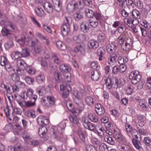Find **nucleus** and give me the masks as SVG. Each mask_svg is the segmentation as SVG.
<instances>
[{"mask_svg": "<svg viewBox=\"0 0 151 151\" xmlns=\"http://www.w3.org/2000/svg\"><path fill=\"white\" fill-rule=\"evenodd\" d=\"M126 40V43L125 44V47L126 48H129L130 47L131 45L132 44V38H127V40Z\"/></svg>", "mask_w": 151, "mask_h": 151, "instance_id": "nucleus-59", "label": "nucleus"}, {"mask_svg": "<svg viewBox=\"0 0 151 151\" xmlns=\"http://www.w3.org/2000/svg\"><path fill=\"white\" fill-rule=\"evenodd\" d=\"M74 50L76 53L84 56L85 53V45L84 44L77 45L74 47Z\"/></svg>", "mask_w": 151, "mask_h": 151, "instance_id": "nucleus-9", "label": "nucleus"}, {"mask_svg": "<svg viewBox=\"0 0 151 151\" xmlns=\"http://www.w3.org/2000/svg\"><path fill=\"white\" fill-rule=\"evenodd\" d=\"M95 110L99 115H101L105 112V109L104 107L99 104H96L95 105Z\"/></svg>", "mask_w": 151, "mask_h": 151, "instance_id": "nucleus-11", "label": "nucleus"}, {"mask_svg": "<svg viewBox=\"0 0 151 151\" xmlns=\"http://www.w3.org/2000/svg\"><path fill=\"white\" fill-rule=\"evenodd\" d=\"M72 22V18L70 17H65V19L61 28L62 35L65 36L70 31V24Z\"/></svg>", "mask_w": 151, "mask_h": 151, "instance_id": "nucleus-1", "label": "nucleus"}, {"mask_svg": "<svg viewBox=\"0 0 151 151\" xmlns=\"http://www.w3.org/2000/svg\"><path fill=\"white\" fill-rule=\"evenodd\" d=\"M7 59L4 56L1 57L0 64L2 66H5L9 63Z\"/></svg>", "mask_w": 151, "mask_h": 151, "instance_id": "nucleus-45", "label": "nucleus"}, {"mask_svg": "<svg viewBox=\"0 0 151 151\" xmlns=\"http://www.w3.org/2000/svg\"><path fill=\"white\" fill-rule=\"evenodd\" d=\"M117 4L122 8H125L127 5V0H117Z\"/></svg>", "mask_w": 151, "mask_h": 151, "instance_id": "nucleus-37", "label": "nucleus"}, {"mask_svg": "<svg viewBox=\"0 0 151 151\" xmlns=\"http://www.w3.org/2000/svg\"><path fill=\"white\" fill-rule=\"evenodd\" d=\"M88 46L91 48L96 49L99 46V43L94 41H91L88 42Z\"/></svg>", "mask_w": 151, "mask_h": 151, "instance_id": "nucleus-32", "label": "nucleus"}, {"mask_svg": "<svg viewBox=\"0 0 151 151\" xmlns=\"http://www.w3.org/2000/svg\"><path fill=\"white\" fill-rule=\"evenodd\" d=\"M47 132V129L44 126L41 127L39 129L38 134L40 137L44 139V140L47 139L46 137Z\"/></svg>", "mask_w": 151, "mask_h": 151, "instance_id": "nucleus-12", "label": "nucleus"}, {"mask_svg": "<svg viewBox=\"0 0 151 151\" xmlns=\"http://www.w3.org/2000/svg\"><path fill=\"white\" fill-rule=\"evenodd\" d=\"M21 53L22 57L26 58L29 55V53L27 48L22 49Z\"/></svg>", "mask_w": 151, "mask_h": 151, "instance_id": "nucleus-49", "label": "nucleus"}, {"mask_svg": "<svg viewBox=\"0 0 151 151\" xmlns=\"http://www.w3.org/2000/svg\"><path fill=\"white\" fill-rule=\"evenodd\" d=\"M10 78L14 81L16 82L19 79V76L16 74L14 73H12L10 75Z\"/></svg>", "mask_w": 151, "mask_h": 151, "instance_id": "nucleus-51", "label": "nucleus"}, {"mask_svg": "<svg viewBox=\"0 0 151 151\" xmlns=\"http://www.w3.org/2000/svg\"><path fill=\"white\" fill-rule=\"evenodd\" d=\"M85 12L86 13V16L88 18H93L94 16V12L88 8L85 9Z\"/></svg>", "mask_w": 151, "mask_h": 151, "instance_id": "nucleus-36", "label": "nucleus"}, {"mask_svg": "<svg viewBox=\"0 0 151 151\" xmlns=\"http://www.w3.org/2000/svg\"><path fill=\"white\" fill-rule=\"evenodd\" d=\"M56 99L53 96L51 95L46 96L44 98L42 99L41 103L44 106L50 107L55 104Z\"/></svg>", "mask_w": 151, "mask_h": 151, "instance_id": "nucleus-2", "label": "nucleus"}, {"mask_svg": "<svg viewBox=\"0 0 151 151\" xmlns=\"http://www.w3.org/2000/svg\"><path fill=\"white\" fill-rule=\"evenodd\" d=\"M61 91H63L62 97L64 99L67 98L69 96L70 92L71 90V88L69 84H63L60 85Z\"/></svg>", "mask_w": 151, "mask_h": 151, "instance_id": "nucleus-8", "label": "nucleus"}, {"mask_svg": "<svg viewBox=\"0 0 151 151\" xmlns=\"http://www.w3.org/2000/svg\"><path fill=\"white\" fill-rule=\"evenodd\" d=\"M101 75L99 71L97 70H93L91 73V79L94 81H97L100 78Z\"/></svg>", "mask_w": 151, "mask_h": 151, "instance_id": "nucleus-14", "label": "nucleus"}, {"mask_svg": "<svg viewBox=\"0 0 151 151\" xmlns=\"http://www.w3.org/2000/svg\"><path fill=\"white\" fill-rule=\"evenodd\" d=\"M45 10L49 13H52L53 11V8L52 4L48 2H46L43 6Z\"/></svg>", "mask_w": 151, "mask_h": 151, "instance_id": "nucleus-19", "label": "nucleus"}, {"mask_svg": "<svg viewBox=\"0 0 151 151\" xmlns=\"http://www.w3.org/2000/svg\"><path fill=\"white\" fill-rule=\"evenodd\" d=\"M54 77L58 82H60L62 81V75L60 72H55L54 73Z\"/></svg>", "mask_w": 151, "mask_h": 151, "instance_id": "nucleus-48", "label": "nucleus"}, {"mask_svg": "<svg viewBox=\"0 0 151 151\" xmlns=\"http://www.w3.org/2000/svg\"><path fill=\"white\" fill-rule=\"evenodd\" d=\"M73 3L72 1L70 2L68 4L67 8L70 12H72L75 9V7L73 5Z\"/></svg>", "mask_w": 151, "mask_h": 151, "instance_id": "nucleus-54", "label": "nucleus"}, {"mask_svg": "<svg viewBox=\"0 0 151 151\" xmlns=\"http://www.w3.org/2000/svg\"><path fill=\"white\" fill-rule=\"evenodd\" d=\"M13 112L14 114L21 115L22 113V110L19 108H15L14 109Z\"/></svg>", "mask_w": 151, "mask_h": 151, "instance_id": "nucleus-61", "label": "nucleus"}, {"mask_svg": "<svg viewBox=\"0 0 151 151\" xmlns=\"http://www.w3.org/2000/svg\"><path fill=\"white\" fill-rule=\"evenodd\" d=\"M141 77L139 72L137 70L132 71L129 76V79L131 80L132 83L134 84H136L139 82Z\"/></svg>", "mask_w": 151, "mask_h": 151, "instance_id": "nucleus-4", "label": "nucleus"}, {"mask_svg": "<svg viewBox=\"0 0 151 151\" xmlns=\"http://www.w3.org/2000/svg\"><path fill=\"white\" fill-rule=\"evenodd\" d=\"M73 17L76 21H79L83 18V13L80 11L77 12L74 14Z\"/></svg>", "mask_w": 151, "mask_h": 151, "instance_id": "nucleus-33", "label": "nucleus"}, {"mask_svg": "<svg viewBox=\"0 0 151 151\" xmlns=\"http://www.w3.org/2000/svg\"><path fill=\"white\" fill-rule=\"evenodd\" d=\"M37 122L39 124L42 126L47 125L50 121L46 116L40 115L37 118Z\"/></svg>", "mask_w": 151, "mask_h": 151, "instance_id": "nucleus-10", "label": "nucleus"}, {"mask_svg": "<svg viewBox=\"0 0 151 151\" xmlns=\"http://www.w3.org/2000/svg\"><path fill=\"white\" fill-rule=\"evenodd\" d=\"M66 127V123L65 122H62L59 124L56 127L57 131L60 134H63Z\"/></svg>", "mask_w": 151, "mask_h": 151, "instance_id": "nucleus-17", "label": "nucleus"}, {"mask_svg": "<svg viewBox=\"0 0 151 151\" xmlns=\"http://www.w3.org/2000/svg\"><path fill=\"white\" fill-rule=\"evenodd\" d=\"M15 83L19 88H20L23 89L25 87L26 85L24 83L19 80L16 82H15Z\"/></svg>", "mask_w": 151, "mask_h": 151, "instance_id": "nucleus-58", "label": "nucleus"}, {"mask_svg": "<svg viewBox=\"0 0 151 151\" xmlns=\"http://www.w3.org/2000/svg\"><path fill=\"white\" fill-rule=\"evenodd\" d=\"M78 135L82 142H84L85 139V136L83 133V130L81 128H79L77 131Z\"/></svg>", "mask_w": 151, "mask_h": 151, "instance_id": "nucleus-40", "label": "nucleus"}, {"mask_svg": "<svg viewBox=\"0 0 151 151\" xmlns=\"http://www.w3.org/2000/svg\"><path fill=\"white\" fill-rule=\"evenodd\" d=\"M96 130L99 135L103 137L104 135V129L101 125L96 126L95 128Z\"/></svg>", "mask_w": 151, "mask_h": 151, "instance_id": "nucleus-29", "label": "nucleus"}, {"mask_svg": "<svg viewBox=\"0 0 151 151\" xmlns=\"http://www.w3.org/2000/svg\"><path fill=\"white\" fill-rule=\"evenodd\" d=\"M144 143L147 146L151 145V139L147 137H145L143 140Z\"/></svg>", "mask_w": 151, "mask_h": 151, "instance_id": "nucleus-57", "label": "nucleus"}, {"mask_svg": "<svg viewBox=\"0 0 151 151\" xmlns=\"http://www.w3.org/2000/svg\"><path fill=\"white\" fill-rule=\"evenodd\" d=\"M125 129L129 137H132V139L138 138V132L136 129H132L130 125L127 123L126 124Z\"/></svg>", "mask_w": 151, "mask_h": 151, "instance_id": "nucleus-3", "label": "nucleus"}, {"mask_svg": "<svg viewBox=\"0 0 151 151\" xmlns=\"http://www.w3.org/2000/svg\"><path fill=\"white\" fill-rule=\"evenodd\" d=\"M88 117L89 119L92 122H96L98 121V119L97 116L95 114L89 113L88 115Z\"/></svg>", "mask_w": 151, "mask_h": 151, "instance_id": "nucleus-38", "label": "nucleus"}, {"mask_svg": "<svg viewBox=\"0 0 151 151\" xmlns=\"http://www.w3.org/2000/svg\"><path fill=\"white\" fill-rule=\"evenodd\" d=\"M147 101L144 99H142L139 101V106L143 110H145L147 109Z\"/></svg>", "mask_w": 151, "mask_h": 151, "instance_id": "nucleus-39", "label": "nucleus"}, {"mask_svg": "<svg viewBox=\"0 0 151 151\" xmlns=\"http://www.w3.org/2000/svg\"><path fill=\"white\" fill-rule=\"evenodd\" d=\"M34 49L36 53L39 54L41 55L45 54V50L40 45H37L35 47Z\"/></svg>", "mask_w": 151, "mask_h": 151, "instance_id": "nucleus-25", "label": "nucleus"}, {"mask_svg": "<svg viewBox=\"0 0 151 151\" xmlns=\"http://www.w3.org/2000/svg\"><path fill=\"white\" fill-rule=\"evenodd\" d=\"M57 46L61 50H65L66 47L65 45L60 41H58L56 42Z\"/></svg>", "mask_w": 151, "mask_h": 151, "instance_id": "nucleus-43", "label": "nucleus"}, {"mask_svg": "<svg viewBox=\"0 0 151 151\" xmlns=\"http://www.w3.org/2000/svg\"><path fill=\"white\" fill-rule=\"evenodd\" d=\"M81 30L84 33L86 32L89 30L88 23L86 22H83L80 26Z\"/></svg>", "mask_w": 151, "mask_h": 151, "instance_id": "nucleus-23", "label": "nucleus"}, {"mask_svg": "<svg viewBox=\"0 0 151 151\" xmlns=\"http://www.w3.org/2000/svg\"><path fill=\"white\" fill-rule=\"evenodd\" d=\"M85 101L86 103L89 106L91 105V104H94L95 103L93 99L89 96L86 97L85 99Z\"/></svg>", "mask_w": 151, "mask_h": 151, "instance_id": "nucleus-42", "label": "nucleus"}, {"mask_svg": "<svg viewBox=\"0 0 151 151\" xmlns=\"http://www.w3.org/2000/svg\"><path fill=\"white\" fill-rule=\"evenodd\" d=\"M36 92L40 96H42L45 95V88L44 86H40L37 87L36 90Z\"/></svg>", "mask_w": 151, "mask_h": 151, "instance_id": "nucleus-21", "label": "nucleus"}, {"mask_svg": "<svg viewBox=\"0 0 151 151\" xmlns=\"http://www.w3.org/2000/svg\"><path fill=\"white\" fill-rule=\"evenodd\" d=\"M13 45L12 41L9 40L4 44V46L6 49H8L12 47Z\"/></svg>", "mask_w": 151, "mask_h": 151, "instance_id": "nucleus-52", "label": "nucleus"}, {"mask_svg": "<svg viewBox=\"0 0 151 151\" xmlns=\"http://www.w3.org/2000/svg\"><path fill=\"white\" fill-rule=\"evenodd\" d=\"M102 81H104L105 82L104 84H106L107 88L109 89H110L111 88L113 85L114 83L112 81V79L109 77H108L107 78L105 77L102 79Z\"/></svg>", "mask_w": 151, "mask_h": 151, "instance_id": "nucleus-15", "label": "nucleus"}, {"mask_svg": "<svg viewBox=\"0 0 151 151\" xmlns=\"http://www.w3.org/2000/svg\"><path fill=\"white\" fill-rule=\"evenodd\" d=\"M60 71L63 73H68L70 71V66L66 64H62L59 66Z\"/></svg>", "mask_w": 151, "mask_h": 151, "instance_id": "nucleus-16", "label": "nucleus"}, {"mask_svg": "<svg viewBox=\"0 0 151 151\" xmlns=\"http://www.w3.org/2000/svg\"><path fill=\"white\" fill-rule=\"evenodd\" d=\"M65 74L64 75V78L65 81L67 82H70L71 81V78L70 74L69 72L68 73H65Z\"/></svg>", "mask_w": 151, "mask_h": 151, "instance_id": "nucleus-64", "label": "nucleus"}, {"mask_svg": "<svg viewBox=\"0 0 151 151\" xmlns=\"http://www.w3.org/2000/svg\"><path fill=\"white\" fill-rule=\"evenodd\" d=\"M90 91L86 86H83V88H81L79 91H76L74 94V95L78 100L82 99L83 96L89 93Z\"/></svg>", "mask_w": 151, "mask_h": 151, "instance_id": "nucleus-7", "label": "nucleus"}, {"mask_svg": "<svg viewBox=\"0 0 151 151\" xmlns=\"http://www.w3.org/2000/svg\"><path fill=\"white\" fill-rule=\"evenodd\" d=\"M18 39L16 40L17 41L20 45H27L28 44V42L26 40L27 38Z\"/></svg>", "mask_w": 151, "mask_h": 151, "instance_id": "nucleus-47", "label": "nucleus"}, {"mask_svg": "<svg viewBox=\"0 0 151 151\" xmlns=\"http://www.w3.org/2000/svg\"><path fill=\"white\" fill-rule=\"evenodd\" d=\"M55 10L57 12H60L61 9L60 0H52Z\"/></svg>", "mask_w": 151, "mask_h": 151, "instance_id": "nucleus-20", "label": "nucleus"}, {"mask_svg": "<svg viewBox=\"0 0 151 151\" xmlns=\"http://www.w3.org/2000/svg\"><path fill=\"white\" fill-rule=\"evenodd\" d=\"M137 139H132V141L133 144L136 148L137 150H140L142 148L140 142Z\"/></svg>", "mask_w": 151, "mask_h": 151, "instance_id": "nucleus-24", "label": "nucleus"}, {"mask_svg": "<svg viewBox=\"0 0 151 151\" xmlns=\"http://www.w3.org/2000/svg\"><path fill=\"white\" fill-rule=\"evenodd\" d=\"M50 134L52 138L57 139H59V136L58 134L55 132L54 129H50Z\"/></svg>", "mask_w": 151, "mask_h": 151, "instance_id": "nucleus-55", "label": "nucleus"}, {"mask_svg": "<svg viewBox=\"0 0 151 151\" xmlns=\"http://www.w3.org/2000/svg\"><path fill=\"white\" fill-rule=\"evenodd\" d=\"M104 139L106 142L110 145H113L115 144V142L112 137L108 135L104 136Z\"/></svg>", "mask_w": 151, "mask_h": 151, "instance_id": "nucleus-31", "label": "nucleus"}, {"mask_svg": "<svg viewBox=\"0 0 151 151\" xmlns=\"http://www.w3.org/2000/svg\"><path fill=\"white\" fill-rule=\"evenodd\" d=\"M97 54L99 57V60L100 61L102 60L103 56L104 55V50L102 47L99 48L97 50Z\"/></svg>", "mask_w": 151, "mask_h": 151, "instance_id": "nucleus-26", "label": "nucleus"}, {"mask_svg": "<svg viewBox=\"0 0 151 151\" xmlns=\"http://www.w3.org/2000/svg\"><path fill=\"white\" fill-rule=\"evenodd\" d=\"M52 58L54 62L58 65H59L61 63V60L55 53L52 54Z\"/></svg>", "mask_w": 151, "mask_h": 151, "instance_id": "nucleus-34", "label": "nucleus"}, {"mask_svg": "<svg viewBox=\"0 0 151 151\" xmlns=\"http://www.w3.org/2000/svg\"><path fill=\"white\" fill-rule=\"evenodd\" d=\"M25 107L29 108L35 105V103H34L30 101H25Z\"/></svg>", "mask_w": 151, "mask_h": 151, "instance_id": "nucleus-63", "label": "nucleus"}, {"mask_svg": "<svg viewBox=\"0 0 151 151\" xmlns=\"http://www.w3.org/2000/svg\"><path fill=\"white\" fill-rule=\"evenodd\" d=\"M22 138L24 140H30L32 139V136L29 132L27 131H25L22 135Z\"/></svg>", "mask_w": 151, "mask_h": 151, "instance_id": "nucleus-41", "label": "nucleus"}, {"mask_svg": "<svg viewBox=\"0 0 151 151\" xmlns=\"http://www.w3.org/2000/svg\"><path fill=\"white\" fill-rule=\"evenodd\" d=\"M134 88L132 86H128L127 88L126 93L127 95H130L133 92Z\"/></svg>", "mask_w": 151, "mask_h": 151, "instance_id": "nucleus-53", "label": "nucleus"}, {"mask_svg": "<svg viewBox=\"0 0 151 151\" xmlns=\"http://www.w3.org/2000/svg\"><path fill=\"white\" fill-rule=\"evenodd\" d=\"M38 60L43 67L45 68H47V63L45 58L42 57H40L38 58Z\"/></svg>", "mask_w": 151, "mask_h": 151, "instance_id": "nucleus-44", "label": "nucleus"}, {"mask_svg": "<svg viewBox=\"0 0 151 151\" xmlns=\"http://www.w3.org/2000/svg\"><path fill=\"white\" fill-rule=\"evenodd\" d=\"M6 70L9 73L14 72L15 69L12 67L9 63L4 66Z\"/></svg>", "mask_w": 151, "mask_h": 151, "instance_id": "nucleus-50", "label": "nucleus"}, {"mask_svg": "<svg viewBox=\"0 0 151 151\" xmlns=\"http://www.w3.org/2000/svg\"><path fill=\"white\" fill-rule=\"evenodd\" d=\"M17 65L21 69H26L27 64L25 61L22 59H19L17 60Z\"/></svg>", "mask_w": 151, "mask_h": 151, "instance_id": "nucleus-27", "label": "nucleus"}, {"mask_svg": "<svg viewBox=\"0 0 151 151\" xmlns=\"http://www.w3.org/2000/svg\"><path fill=\"white\" fill-rule=\"evenodd\" d=\"M69 119L70 122L74 124H77L79 123V119L77 116L74 114L70 115Z\"/></svg>", "mask_w": 151, "mask_h": 151, "instance_id": "nucleus-28", "label": "nucleus"}, {"mask_svg": "<svg viewBox=\"0 0 151 151\" xmlns=\"http://www.w3.org/2000/svg\"><path fill=\"white\" fill-rule=\"evenodd\" d=\"M75 104L77 106V109H76L75 112L77 114H79L83 110L85 105L82 102H75Z\"/></svg>", "mask_w": 151, "mask_h": 151, "instance_id": "nucleus-18", "label": "nucleus"}, {"mask_svg": "<svg viewBox=\"0 0 151 151\" xmlns=\"http://www.w3.org/2000/svg\"><path fill=\"white\" fill-rule=\"evenodd\" d=\"M34 93V91L31 88H28L27 89V93H26V95L27 96V97L26 98H25L24 95H21V97L24 99H27L28 98L31 97V96L32 95H33Z\"/></svg>", "mask_w": 151, "mask_h": 151, "instance_id": "nucleus-30", "label": "nucleus"}, {"mask_svg": "<svg viewBox=\"0 0 151 151\" xmlns=\"http://www.w3.org/2000/svg\"><path fill=\"white\" fill-rule=\"evenodd\" d=\"M72 2L73 3L75 9H82L83 8V6H82V4L80 1H79L78 2L76 3L74 1H73Z\"/></svg>", "mask_w": 151, "mask_h": 151, "instance_id": "nucleus-56", "label": "nucleus"}, {"mask_svg": "<svg viewBox=\"0 0 151 151\" xmlns=\"http://www.w3.org/2000/svg\"><path fill=\"white\" fill-rule=\"evenodd\" d=\"M45 80V76L42 73L39 74L36 78V81L39 84H41L44 82Z\"/></svg>", "mask_w": 151, "mask_h": 151, "instance_id": "nucleus-22", "label": "nucleus"}, {"mask_svg": "<svg viewBox=\"0 0 151 151\" xmlns=\"http://www.w3.org/2000/svg\"><path fill=\"white\" fill-rule=\"evenodd\" d=\"M25 114L26 116L29 118H34L36 117L35 111L32 109L27 110L25 112Z\"/></svg>", "mask_w": 151, "mask_h": 151, "instance_id": "nucleus-35", "label": "nucleus"}, {"mask_svg": "<svg viewBox=\"0 0 151 151\" xmlns=\"http://www.w3.org/2000/svg\"><path fill=\"white\" fill-rule=\"evenodd\" d=\"M1 32L2 35L4 36H6L10 34L11 37L14 38V37H15L16 38V37L14 36L12 34H9V31L6 29L3 28L1 30Z\"/></svg>", "mask_w": 151, "mask_h": 151, "instance_id": "nucleus-46", "label": "nucleus"}, {"mask_svg": "<svg viewBox=\"0 0 151 151\" xmlns=\"http://www.w3.org/2000/svg\"><path fill=\"white\" fill-rule=\"evenodd\" d=\"M25 80L26 82L29 85L32 84L34 82V78L29 76L26 77Z\"/></svg>", "mask_w": 151, "mask_h": 151, "instance_id": "nucleus-62", "label": "nucleus"}, {"mask_svg": "<svg viewBox=\"0 0 151 151\" xmlns=\"http://www.w3.org/2000/svg\"><path fill=\"white\" fill-rule=\"evenodd\" d=\"M113 136L120 143L125 144L126 143V140L125 138L123 137L119 129L116 128L114 129Z\"/></svg>", "mask_w": 151, "mask_h": 151, "instance_id": "nucleus-5", "label": "nucleus"}, {"mask_svg": "<svg viewBox=\"0 0 151 151\" xmlns=\"http://www.w3.org/2000/svg\"><path fill=\"white\" fill-rule=\"evenodd\" d=\"M119 68V71L121 73H123L126 71L127 66L124 64H121Z\"/></svg>", "mask_w": 151, "mask_h": 151, "instance_id": "nucleus-60", "label": "nucleus"}, {"mask_svg": "<svg viewBox=\"0 0 151 151\" xmlns=\"http://www.w3.org/2000/svg\"><path fill=\"white\" fill-rule=\"evenodd\" d=\"M132 16L134 18L129 17L127 19V23H132L133 25L137 24L138 23L137 19H139L140 15L139 12L137 10H133L132 12Z\"/></svg>", "mask_w": 151, "mask_h": 151, "instance_id": "nucleus-6", "label": "nucleus"}, {"mask_svg": "<svg viewBox=\"0 0 151 151\" xmlns=\"http://www.w3.org/2000/svg\"><path fill=\"white\" fill-rule=\"evenodd\" d=\"M117 55L116 54H112L108 56L107 59L108 64L111 66H112L116 62Z\"/></svg>", "mask_w": 151, "mask_h": 151, "instance_id": "nucleus-13", "label": "nucleus"}]
</instances>
